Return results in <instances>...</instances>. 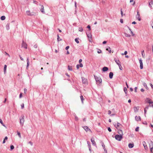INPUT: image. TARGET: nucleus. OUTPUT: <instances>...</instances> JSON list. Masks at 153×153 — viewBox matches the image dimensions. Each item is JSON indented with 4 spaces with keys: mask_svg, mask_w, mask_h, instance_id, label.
<instances>
[{
    "mask_svg": "<svg viewBox=\"0 0 153 153\" xmlns=\"http://www.w3.org/2000/svg\"><path fill=\"white\" fill-rule=\"evenodd\" d=\"M24 122V115H22L20 118V123L22 126H23Z\"/></svg>",
    "mask_w": 153,
    "mask_h": 153,
    "instance_id": "f257e3e1",
    "label": "nucleus"
},
{
    "mask_svg": "<svg viewBox=\"0 0 153 153\" xmlns=\"http://www.w3.org/2000/svg\"><path fill=\"white\" fill-rule=\"evenodd\" d=\"M115 137L116 140L119 141H120L123 138V136L121 135L118 134L116 135L115 136Z\"/></svg>",
    "mask_w": 153,
    "mask_h": 153,
    "instance_id": "f03ea898",
    "label": "nucleus"
},
{
    "mask_svg": "<svg viewBox=\"0 0 153 153\" xmlns=\"http://www.w3.org/2000/svg\"><path fill=\"white\" fill-rule=\"evenodd\" d=\"M26 13L27 15L30 16H34L36 14L35 13L33 12L31 13L29 10L27 11Z\"/></svg>",
    "mask_w": 153,
    "mask_h": 153,
    "instance_id": "7ed1b4c3",
    "label": "nucleus"
},
{
    "mask_svg": "<svg viewBox=\"0 0 153 153\" xmlns=\"http://www.w3.org/2000/svg\"><path fill=\"white\" fill-rule=\"evenodd\" d=\"M95 79L97 82H98L101 83L102 81L100 77H98L95 76H94Z\"/></svg>",
    "mask_w": 153,
    "mask_h": 153,
    "instance_id": "20e7f679",
    "label": "nucleus"
},
{
    "mask_svg": "<svg viewBox=\"0 0 153 153\" xmlns=\"http://www.w3.org/2000/svg\"><path fill=\"white\" fill-rule=\"evenodd\" d=\"M114 126L117 128L118 129L119 128H120V126H121L122 125L120 123H118V122H117V123H114Z\"/></svg>",
    "mask_w": 153,
    "mask_h": 153,
    "instance_id": "39448f33",
    "label": "nucleus"
},
{
    "mask_svg": "<svg viewBox=\"0 0 153 153\" xmlns=\"http://www.w3.org/2000/svg\"><path fill=\"white\" fill-rule=\"evenodd\" d=\"M150 151L151 153H153V142H151L150 145Z\"/></svg>",
    "mask_w": 153,
    "mask_h": 153,
    "instance_id": "423d86ee",
    "label": "nucleus"
},
{
    "mask_svg": "<svg viewBox=\"0 0 153 153\" xmlns=\"http://www.w3.org/2000/svg\"><path fill=\"white\" fill-rule=\"evenodd\" d=\"M82 82L83 84H86L87 83V79L85 78L84 77H82Z\"/></svg>",
    "mask_w": 153,
    "mask_h": 153,
    "instance_id": "0eeeda50",
    "label": "nucleus"
},
{
    "mask_svg": "<svg viewBox=\"0 0 153 153\" xmlns=\"http://www.w3.org/2000/svg\"><path fill=\"white\" fill-rule=\"evenodd\" d=\"M22 47L24 48L25 49H27V45L26 43L25 42L23 41H22Z\"/></svg>",
    "mask_w": 153,
    "mask_h": 153,
    "instance_id": "6e6552de",
    "label": "nucleus"
},
{
    "mask_svg": "<svg viewBox=\"0 0 153 153\" xmlns=\"http://www.w3.org/2000/svg\"><path fill=\"white\" fill-rule=\"evenodd\" d=\"M139 62L140 63V69H142L143 68V64L142 61L141 59L139 60Z\"/></svg>",
    "mask_w": 153,
    "mask_h": 153,
    "instance_id": "1a4fd4ad",
    "label": "nucleus"
},
{
    "mask_svg": "<svg viewBox=\"0 0 153 153\" xmlns=\"http://www.w3.org/2000/svg\"><path fill=\"white\" fill-rule=\"evenodd\" d=\"M83 128L86 132L88 131L91 132V129L87 126H84L83 127Z\"/></svg>",
    "mask_w": 153,
    "mask_h": 153,
    "instance_id": "9d476101",
    "label": "nucleus"
},
{
    "mask_svg": "<svg viewBox=\"0 0 153 153\" xmlns=\"http://www.w3.org/2000/svg\"><path fill=\"white\" fill-rule=\"evenodd\" d=\"M91 141L93 145L95 146L96 145V143L94 141V139L93 138H91Z\"/></svg>",
    "mask_w": 153,
    "mask_h": 153,
    "instance_id": "9b49d317",
    "label": "nucleus"
},
{
    "mask_svg": "<svg viewBox=\"0 0 153 153\" xmlns=\"http://www.w3.org/2000/svg\"><path fill=\"white\" fill-rule=\"evenodd\" d=\"M136 17L138 19V20L139 21L141 20V19L140 18V14H139V12H137V15L136 16Z\"/></svg>",
    "mask_w": 153,
    "mask_h": 153,
    "instance_id": "f8f14e48",
    "label": "nucleus"
},
{
    "mask_svg": "<svg viewBox=\"0 0 153 153\" xmlns=\"http://www.w3.org/2000/svg\"><path fill=\"white\" fill-rule=\"evenodd\" d=\"M118 133L120 135H121L122 136H123V134L122 130L120 129L118 130Z\"/></svg>",
    "mask_w": 153,
    "mask_h": 153,
    "instance_id": "ddd939ff",
    "label": "nucleus"
},
{
    "mask_svg": "<svg viewBox=\"0 0 153 153\" xmlns=\"http://www.w3.org/2000/svg\"><path fill=\"white\" fill-rule=\"evenodd\" d=\"M108 68L107 67H104L102 69V70L104 72L107 71L108 70Z\"/></svg>",
    "mask_w": 153,
    "mask_h": 153,
    "instance_id": "4468645a",
    "label": "nucleus"
},
{
    "mask_svg": "<svg viewBox=\"0 0 153 153\" xmlns=\"http://www.w3.org/2000/svg\"><path fill=\"white\" fill-rule=\"evenodd\" d=\"M143 144L144 146V149H145L146 150L147 149V147L146 146V143L144 141L143 143Z\"/></svg>",
    "mask_w": 153,
    "mask_h": 153,
    "instance_id": "2eb2a0df",
    "label": "nucleus"
},
{
    "mask_svg": "<svg viewBox=\"0 0 153 153\" xmlns=\"http://www.w3.org/2000/svg\"><path fill=\"white\" fill-rule=\"evenodd\" d=\"M114 61L116 62V63L118 65L119 63H120V62L119 60L116 58H114Z\"/></svg>",
    "mask_w": 153,
    "mask_h": 153,
    "instance_id": "dca6fc26",
    "label": "nucleus"
},
{
    "mask_svg": "<svg viewBox=\"0 0 153 153\" xmlns=\"http://www.w3.org/2000/svg\"><path fill=\"white\" fill-rule=\"evenodd\" d=\"M135 119L137 121L141 120V118L140 116L137 117L136 116L135 117Z\"/></svg>",
    "mask_w": 153,
    "mask_h": 153,
    "instance_id": "f3484780",
    "label": "nucleus"
},
{
    "mask_svg": "<svg viewBox=\"0 0 153 153\" xmlns=\"http://www.w3.org/2000/svg\"><path fill=\"white\" fill-rule=\"evenodd\" d=\"M113 74L112 72H110L109 74V77L110 79H112L113 78Z\"/></svg>",
    "mask_w": 153,
    "mask_h": 153,
    "instance_id": "a211bd4d",
    "label": "nucleus"
},
{
    "mask_svg": "<svg viewBox=\"0 0 153 153\" xmlns=\"http://www.w3.org/2000/svg\"><path fill=\"white\" fill-rule=\"evenodd\" d=\"M102 146L103 148V149H104V151L106 153H107V150L105 149V146L104 145V144L103 143H102Z\"/></svg>",
    "mask_w": 153,
    "mask_h": 153,
    "instance_id": "6ab92c4d",
    "label": "nucleus"
},
{
    "mask_svg": "<svg viewBox=\"0 0 153 153\" xmlns=\"http://www.w3.org/2000/svg\"><path fill=\"white\" fill-rule=\"evenodd\" d=\"M7 67V66L6 65H4V74H5L6 72Z\"/></svg>",
    "mask_w": 153,
    "mask_h": 153,
    "instance_id": "aec40b11",
    "label": "nucleus"
},
{
    "mask_svg": "<svg viewBox=\"0 0 153 153\" xmlns=\"http://www.w3.org/2000/svg\"><path fill=\"white\" fill-rule=\"evenodd\" d=\"M41 9L40 10L42 12L44 13L45 12L44 11V6L42 5H41Z\"/></svg>",
    "mask_w": 153,
    "mask_h": 153,
    "instance_id": "412c9836",
    "label": "nucleus"
},
{
    "mask_svg": "<svg viewBox=\"0 0 153 153\" xmlns=\"http://www.w3.org/2000/svg\"><path fill=\"white\" fill-rule=\"evenodd\" d=\"M134 145L133 144L129 143L128 145V146L130 148H131L134 147Z\"/></svg>",
    "mask_w": 153,
    "mask_h": 153,
    "instance_id": "4be33fe9",
    "label": "nucleus"
},
{
    "mask_svg": "<svg viewBox=\"0 0 153 153\" xmlns=\"http://www.w3.org/2000/svg\"><path fill=\"white\" fill-rule=\"evenodd\" d=\"M6 28L7 30H8L10 29V24H7L6 26Z\"/></svg>",
    "mask_w": 153,
    "mask_h": 153,
    "instance_id": "5701e85b",
    "label": "nucleus"
},
{
    "mask_svg": "<svg viewBox=\"0 0 153 153\" xmlns=\"http://www.w3.org/2000/svg\"><path fill=\"white\" fill-rule=\"evenodd\" d=\"M148 103L149 104L150 106H151V104H153V102L150 99H149Z\"/></svg>",
    "mask_w": 153,
    "mask_h": 153,
    "instance_id": "b1692460",
    "label": "nucleus"
},
{
    "mask_svg": "<svg viewBox=\"0 0 153 153\" xmlns=\"http://www.w3.org/2000/svg\"><path fill=\"white\" fill-rule=\"evenodd\" d=\"M27 68L28 67L29 65V58H27Z\"/></svg>",
    "mask_w": 153,
    "mask_h": 153,
    "instance_id": "393cba45",
    "label": "nucleus"
},
{
    "mask_svg": "<svg viewBox=\"0 0 153 153\" xmlns=\"http://www.w3.org/2000/svg\"><path fill=\"white\" fill-rule=\"evenodd\" d=\"M106 50L108 51L110 53L111 52V49L109 47L108 48H106Z\"/></svg>",
    "mask_w": 153,
    "mask_h": 153,
    "instance_id": "a878e982",
    "label": "nucleus"
},
{
    "mask_svg": "<svg viewBox=\"0 0 153 153\" xmlns=\"http://www.w3.org/2000/svg\"><path fill=\"white\" fill-rule=\"evenodd\" d=\"M68 69L69 71H72V66L68 65Z\"/></svg>",
    "mask_w": 153,
    "mask_h": 153,
    "instance_id": "bb28decb",
    "label": "nucleus"
},
{
    "mask_svg": "<svg viewBox=\"0 0 153 153\" xmlns=\"http://www.w3.org/2000/svg\"><path fill=\"white\" fill-rule=\"evenodd\" d=\"M134 109L135 111H137L139 109V107H134Z\"/></svg>",
    "mask_w": 153,
    "mask_h": 153,
    "instance_id": "cd10ccee",
    "label": "nucleus"
},
{
    "mask_svg": "<svg viewBox=\"0 0 153 153\" xmlns=\"http://www.w3.org/2000/svg\"><path fill=\"white\" fill-rule=\"evenodd\" d=\"M17 135H18L19 138H21V134H20V132H19L18 131H17Z\"/></svg>",
    "mask_w": 153,
    "mask_h": 153,
    "instance_id": "c85d7f7f",
    "label": "nucleus"
},
{
    "mask_svg": "<svg viewBox=\"0 0 153 153\" xmlns=\"http://www.w3.org/2000/svg\"><path fill=\"white\" fill-rule=\"evenodd\" d=\"M81 100L82 101V103H83V100H84L83 97L82 95H81L80 96Z\"/></svg>",
    "mask_w": 153,
    "mask_h": 153,
    "instance_id": "c756f323",
    "label": "nucleus"
},
{
    "mask_svg": "<svg viewBox=\"0 0 153 153\" xmlns=\"http://www.w3.org/2000/svg\"><path fill=\"white\" fill-rule=\"evenodd\" d=\"M79 31L82 32L83 31V29L82 27H79Z\"/></svg>",
    "mask_w": 153,
    "mask_h": 153,
    "instance_id": "7c9ffc66",
    "label": "nucleus"
},
{
    "mask_svg": "<svg viewBox=\"0 0 153 153\" xmlns=\"http://www.w3.org/2000/svg\"><path fill=\"white\" fill-rule=\"evenodd\" d=\"M5 19V17L4 16H1V19L2 20H4Z\"/></svg>",
    "mask_w": 153,
    "mask_h": 153,
    "instance_id": "2f4dec72",
    "label": "nucleus"
},
{
    "mask_svg": "<svg viewBox=\"0 0 153 153\" xmlns=\"http://www.w3.org/2000/svg\"><path fill=\"white\" fill-rule=\"evenodd\" d=\"M143 86L146 88H147V85H146V84L145 83V82H144L143 83Z\"/></svg>",
    "mask_w": 153,
    "mask_h": 153,
    "instance_id": "473e14b6",
    "label": "nucleus"
},
{
    "mask_svg": "<svg viewBox=\"0 0 153 153\" xmlns=\"http://www.w3.org/2000/svg\"><path fill=\"white\" fill-rule=\"evenodd\" d=\"M125 36L126 37H130L131 36V35H130L128 34L127 33H125Z\"/></svg>",
    "mask_w": 153,
    "mask_h": 153,
    "instance_id": "72a5a7b5",
    "label": "nucleus"
},
{
    "mask_svg": "<svg viewBox=\"0 0 153 153\" xmlns=\"http://www.w3.org/2000/svg\"><path fill=\"white\" fill-rule=\"evenodd\" d=\"M0 123L4 126H5V125L3 123V121L2 120L0 119Z\"/></svg>",
    "mask_w": 153,
    "mask_h": 153,
    "instance_id": "f704fd0d",
    "label": "nucleus"
},
{
    "mask_svg": "<svg viewBox=\"0 0 153 153\" xmlns=\"http://www.w3.org/2000/svg\"><path fill=\"white\" fill-rule=\"evenodd\" d=\"M57 40L58 41H59L62 40V39H59V35L58 34L57 35Z\"/></svg>",
    "mask_w": 153,
    "mask_h": 153,
    "instance_id": "c9c22d12",
    "label": "nucleus"
},
{
    "mask_svg": "<svg viewBox=\"0 0 153 153\" xmlns=\"http://www.w3.org/2000/svg\"><path fill=\"white\" fill-rule=\"evenodd\" d=\"M87 35L88 37V38H92L91 35L90 33H89V34H87Z\"/></svg>",
    "mask_w": 153,
    "mask_h": 153,
    "instance_id": "e433bc0d",
    "label": "nucleus"
},
{
    "mask_svg": "<svg viewBox=\"0 0 153 153\" xmlns=\"http://www.w3.org/2000/svg\"><path fill=\"white\" fill-rule=\"evenodd\" d=\"M75 41L77 43H79V42L78 41L77 38L75 39Z\"/></svg>",
    "mask_w": 153,
    "mask_h": 153,
    "instance_id": "4c0bfd02",
    "label": "nucleus"
},
{
    "mask_svg": "<svg viewBox=\"0 0 153 153\" xmlns=\"http://www.w3.org/2000/svg\"><path fill=\"white\" fill-rule=\"evenodd\" d=\"M11 150L13 149L14 148V146L13 145H11L10 147Z\"/></svg>",
    "mask_w": 153,
    "mask_h": 153,
    "instance_id": "58836bf2",
    "label": "nucleus"
},
{
    "mask_svg": "<svg viewBox=\"0 0 153 153\" xmlns=\"http://www.w3.org/2000/svg\"><path fill=\"white\" fill-rule=\"evenodd\" d=\"M144 53V51L143 50L142 51V55L143 58H144V55H143Z\"/></svg>",
    "mask_w": 153,
    "mask_h": 153,
    "instance_id": "ea45409f",
    "label": "nucleus"
},
{
    "mask_svg": "<svg viewBox=\"0 0 153 153\" xmlns=\"http://www.w3.org/2000/svg\"><path fill=\"white\" fill-rule=\"evenodd\" d=\"M87 143H88V148H91V145H90V143H89L88 142H87Z\"/></svg>",
    "mask_w": 153,
    "mask_h": 153,
    "instance_id": "a19ab883",
    "label": "nucleus"
},
{
    "mask_svg": "<svg viewBox=\"0 0 153 153\" xmlns=\"http://www.w3.org/2000/svg\"><path fill=\"white\" fill-rule=\"evenodd\" d=\"M139 127H137L135 129V130L136 131H139Z\"/></svg>",
    "mask_w": 153,
    "mask_h": 153,
    "instance_id": "79ce46f5",
    "label": "nucleus"
},
{
    "mask_svg": "<svg viewBox=\"0 0 153 153\" xmlns=\"http://www.w3.org/2000/svg\"><path fill=\"white\" fill-rule=\"evenodd\" d=\"M24 104L23 103L21 105V107L22 109H23L24 108Z\"/></svg>",
    "mask_w": 153,
    "mask_h": 153,
    "instance_id": "37998d69",
    "label": "nucleus"
},
{
    "mask_svg": "<svg viewBox=\"0 0 153 153\" xmlns=\"http://www.w3.org/2000/svg\"><path fill=\"white\" fill-rule=\"evenodd\" d=\"M102 52L101 51L100 49H98V51H97V53H101Z\"/></svg>",
    "mask_w": 153,
    "mask_h": 153,
    "instance_id": "c03bdc74",
    "label": "nucleus"
},
{
    "mask_svg": "<svg viewBox=\"0 0 153 153\" xmlns=\"http://www.w3.org/2000/svg\"><path fill=\"white\" fill-rule=\"evenodd\" d=\"M22 97V93H21L19 95V97L20 98H21Z\"/></svg>",
    "mask_w": 153,
    "mask_h": 153,
    "instance_id": "a18cd8bd",
    "label": "nucleus"
},
{
    "mask_svg": "<svg viewBox=\"0 0 153 153\" xmlns=\"http://www.w3.org/2000/svg\"><path fill=\"white\" fill-rule=\"evenodd\" d=\"M151 4H153V0H151V1L149 2Z\"/></svg>",
    "mask_w": 153,
    "mask_h": 153,
    "instance_id": "49530a36",
    "label": "nucleus"
},
{
    "mask_svg": "<svg viewBox=\"0 0 153 153\" xmlns=\"http://www.w3.org/2000/svg\"><path fill=\"white\" fill-rule=\"evenodd\" d=\"M124 91H125V93L126 94V91H127V89L126 88H124Z\"/></svg>",
    "mask_w": 153,
    "mask_h": 153,
    "instance_id": "de8ad7c7",
    "label": "nucleus"
},
{
    "mask_svg": "<svg viewBox=\"0 0 153 153\" xmlns=\"http://www.w3.org/2000/svg\"><path fill=\"white\" fill-rule=\"evenodd\" d=\"M108 130L109 132H111V130L110 127H108Z\"/></svg>",
    "mask_w": 153,
    "mask_h": 153,
    "instance_id": "09e8293b",
    "label": "nucleus"
},
{
    "mask_svg": "<svg viewBox=\"0 0 153 153\" xmlns=\"http://www.w3.org/2000/svg\"><path fill=\"white\" fill-rule=\"evenodd\" d=\"M87 28H88L89 30H91V27H90V26L89 25H88L87 26Z\"/></svg>",
    "mask_w": 153,
    "mask_h": 153,
    "instance_id": "8fccbe9b",
    "label": "nucleus"
},
{
    "mask_svg": "<svg viewBox=\"0 0 153 153\" xmlns=\"http://www.w3.org/2000/svg\"><path fill=\"white\" fill-rule=\"evenodd\" d=\"M75 120H78V118L76 116H75Z\"/></svg>",
    "mask_w": 153,
    "mask_h": 153,
    "instance_id": "3c124183",
    "label": "nucleus"
},
{
    "mask_svg": "<svg viewBox=\"0 0 153 153\" xmlns=\"http://www.w3.org/2000/svg\"><path fill=\"white\" fill-rule=\"evenodd\" d=\"M28 143L30 144L31 146H32L33 145V143L31 141L29 142Z\"/></svg>",
    "mask_w": 153,
    "mask_h": 153,
    "instance_id": "603ef678",
    "label": "nucleus"
},
{
    "mask_svg": "<svg viewBox=\"0 0 153 153\" xmlns=\"http://www.w3.org/2000/svg\"><path fill=\"white\" fill-rule=\"evenodd\" d=\"M79 65L80 67H83V65L81 63H80V64Z\"/></svg>",
    "mask_w": 153,
    "mask_h": 153,
    "instance_id": "864d4df0",
    "label": "nucleus"
},
{
    "mask_svg": "<svg viewBox=\"0 0 153 153\" xmlns=\"http://www.w3.org/2000/svg\"><path fill=\"white\" fill-rule=\"evenodd\" d=\"M69 48V46H67L65 48V49L66 50H68Z\"/></svg>",
    "mask_w": 153,
    "mask_h": 153,
    "instance_id": "5fc2aeb1",
    "label": "nucleus"
},
{
    "mask_svg": "<svg viewBox=\"0 0 153 153\" xmlns=\"http://www.w3.org/2000/svg\"><path fill=\"white\" fill-rule=\"evenodd\" d=\"M149 106H147L144 109H146V110H147L149 109Z\"/></svg>",
    "mask_w": 153,
    "mask_h": 153,
    "instance_id": "6e6d98bb",
    "label": "nucleus"
},
{
    "mask_svg": "<svg viewBox=\"0 0 153 153\" xmlns=\"http://www.w3.org/2000/svg\"><path fill=\"white\" fill-rule=\"evenodd\" d=\"M33 2L34 3V4H37V2L36 1H34V0H33Z\"/></svg>",
    "mask_w": 153,
    "mask_h": 153,
    "instance_id": "4d7b16f0",
    "label": "nucleus"
},
{
    "mask_svg": "<svg viewBox=\"0 0 153 153\" xmlns=\"http://www.w3.org/2000/svg\"><path fill=\"white\" fill-rule=\"evenodd\" d=\"M19 57L20 59H21V60L23 61L24 60L22 58V57L21 56L19 55Z\"/></svg>",
    "mask_w": 153,
    "mask_h": 153,
    "instance_id": "13d9d810",
    "label": "nucleus"
},
{
    "mask_svg": "<svg viewBox=\"0 0 153 153\" xmlns=\"http://www.w3.org/2000/svg\"><path fill=\"white\" fill-rule=\"evenodd\" d=\"M34 47L35 48H37V45L36 44L34 45Z\"/></svg>",
    "mask_w": 153,
    "mask_h": 153,
    "instance_id": "bf43d9fd",
    "label": "nucleus"
},
{
    "mask_svg": "<svg viewBox=\"0 0 153 153\" xmlns=\"http://www.w3.org/2000/svg\"><path fill=\"white\" fill-rule=\"evenodd\" d=\"M79 67L80 66H79V65H76V68H77V69H78L79 68Z\"/></svg>",
    "mask_w": 153,
    "mask_h": 153,
    "instance_id": "052dcab7",
    "label": "nucleus"
},
{
    "mask_svg": "<svg viewBox=\"0 0 153 153\" xmlns=\"http://www.w3.org/2000/svg\"><path fill=\"white\" fill-rule=\"evenodd\" d=\"M120 22L122 23H123V19H120Z\"/></svg>",
    "mask_w": 153,
    "mask_h": 153,
    "instance_id": "680f3d73",
    "label": "nucleus"
},
{
    "mask_svg": "<svg viewBox=\"0 0 153 153\" xmlns=\"http://www.w3.org/2000/svg\"><path fill=\"white\" fill-rule=\"evenodd\" d=\"M119 68H120V69L121 70H122V67L121 65V66H119Z\"/></svg>",
    "mask_w": 153,
    "mask_h": 153,
    "instance_id": "e2e57ef3",
    "label": "nucleus"
},
{
    "mask_svg": "<svg viewBox=\"0 0 153 153\" xmlns=\"http://www.w3.org/2000/svg\"><path fill=\"white\" fill-rule=\"evenodd\" d=\"M24 91L25 93H26V92L27 91V89L26 88H25Z\"/></svg>",
    "mask_w": 153,
    "mask_h": 153,
    "instance_id": "0e129e2a",
    "label": "nucleus"
},
{
    "mask_svg": "<svg viewBox=\"0 0 153 153\" xmlns=\"http://www.w3.org/2000/svg\"><path fill=\"white\" fill-rule=\"evenodd\" d=\"M111 111L110 110H109L108 111V114H111Z\"/></svg>",
    "mask_w": 153,
    "mask_h": 153,
    "instance_id": "69168bd1",
    "label": "nucleus"
},
{
    "mask_svg": "<svg viewBox=\"0 0 153 153\" xmlns=\"http://www.w3.org/2000/svg\"><path fill=\"white\" fill-rule=\"evenodd\" d=\"M82 59H80L79 60V63H80L81 62H82Z\"/></svg>",
    "mask_w": 153,
    "mask_h": 153,
    "instance_id": "338daca9",
    "label": "nucleus"
},
{
    "mask_svg": "<svg viewBox=\"0 0 153 153\" xmlns=\"http://www.w3.org/2000/svg\"><path fill=\"white\" fill-rule=\"evenodd\" d=\"M150 86H151V88L153 89V85L151 83L150 84Z\"/></svg>",
    "mask_w": 153,
    "mask_h": 153,
    "instance_id": "774afa93",
    "label": "nucleus"
}]
</instances>
